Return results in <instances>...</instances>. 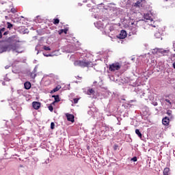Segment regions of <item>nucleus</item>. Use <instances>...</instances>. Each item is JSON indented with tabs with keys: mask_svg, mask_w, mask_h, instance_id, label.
Returning a JSON list of instances; mask_svg holds the SVG:
<instances>
[{
	"mask_svg": "<svg viewBox=\"0 0 175 175\" xmlns=\"http://www.w3.org/2000/svg\"><path fill=\"white\" fill-rule=\"evenodd\" d=\"M8 42L10 43L8 46H2L0 48L1 54V53H5V51H12V53H17L18 54L23 53L21 46L17 44L21 42L18 36L16 35L12 36L8 39Z\"/></svg>",
	"mask_w": 175,
	"mask_h": 175,
	"instance_id": "f257e3e1",
	"label": "nucleus"
},
{
	"mask_svg": "<svg viewBox=\"0 0 175 175\" xmlns=\"http://www.w3.org/2000/svg\"><path fill=\"white\" fill-rule=\"evenodd\" d=\"M75 66H81V68H90L92 66V62L87 59L77 60L74 62Z\"/></svg>",
	"mask_w": 175,
	"mask_h": 175,
	"instance_id": "f03ea898",
	"label": "nucleus"
},
{
	"mask_svg": "<svg viewBox=\"0 0 175 175\" xmlns=\"http://www.w3.org/2000/svg\"><path fill=\"white\" fill-rule=\"evenodd\" d=\"M144 17V19L146 20L147 23H149V25H151L154 28H155V27H157L155 25H154V21L152 20V18L151 17V14H145Z\"/></svg>",
	"mask_w": 175,
	"mask_h": 175,
	"instance_id": "7ed1b4c3",
	"label": "nucleus"
},
{
	"mask_svg": "<svg viewBox=\"0 0 175 175\" xmlns=\"http://www.w3.org/2000/svg\"><path fill=\"white\" fill-rule=\"evenodd\" d=\"M120 69H121V65L120 64V63H113L109 65V70L111 72H116V70H120Z\"/></svg>",
	"mask_w": 175,
	"mask_h": 175,
	"instance_id": "20e7f679",
	"label": "nucleus"
},
{
	"mask_svg": "<svg viewBox=\"0 0 175 175\" xmlns=\"http://www.w3.org/2000/svg\"><path fill=\"white\" fill-rule=\"evenodd\" d=\"M152 54H157V53H160L161 54H167L169 51H166L162 49H154L152 51Z\"/></svg>",
	"mask_w": 175,
	"mask_h": 175,
	"instance_id": "39448f33",
	"label": "nucleus"
},
{
	"mask_svg": "<svg viewBox=\"0 0 175 175\" xmlns=\"http://www.w3.org/2000/svg\"><path fill=\"white\" fill-rule=\"evenodd\" d=\"M118 39H125L126 38V31L125 30H122L119 35L117 36Z\"/></svg>",
	"mask_w": 175,
	"mask_h": 175,
	"instance_id": "423d86ee",
	"label": "nucleus"
},
{
	"mask_svg": "<svg viewBox=\"0 0 175 175\" xmlns=\"http://www.w3.org/2000/svg\"><path fill=\"white\" fill-rule=\"evenodd\" d=\"M66 117L67 118L68 121H70L71 122H75V116L70 113H66Z\"/></svg>",
	"mask_w": 175,
	"mask_h": 175,
	"instance_id": "0eeeda50",
	"label": "nucleus"
},
{
	"mask_svg": "<svg viewBox=\"0 0 175 175\" xmlns=\"http://www.w3.org/2000/svg\"><path fill=\"white\" fill-rule=\"evenodd\" d=\"M32 105H33V109H35V110H38L40 108V103H39V102L34 101V102H33Z\"/></svg>",
	"mask_w": 175,
	"mask_h": 175,
	"instance_id": "6e6552de",
	"label": "nucleus"
},
{
	"mask_svg": "<svg viewBox=\"0 0 175 175\" xmlns=\"http://www.w3.org/2000/svg\"><path fill=\"white\" fill-rule=\"evenodd\" d=\"M144 1L139 0L137 1L135 4V6H137L138 8H140V6H143V3H144Z\"/></svg>",
	"mask_w": 175,
	"mask_h": 175,
	"instance_id": "1a4fd4ad",
	"label": "nucleus"
},
{
	"mask_svg": "<svg viewBox=\"0 0 175 175\" xmlns=\"http://www.w3.org/2000/svg\"><path fill=\"white\" fill-rule=\"evenodd\" d=\"M169 122H170L169 118H167V117L163 118L162 123L163 125H169Z\"/></svg>",
	"mask_w": 175,
	"mask_h": 175,
	"instance_id": "9d476101",
	"label": "nucleus"
},
{
	"mask_svg": "<svg viewBox=\"0 0 175 175\" xmlns=\"http://www.w3.org/2000/svg\"><path fill=\"white\" fill-rule=\"evenodd\" d=\"M25 90H29L31 88V83L30 82H25L24 84Z\"/></svg>",
	"mask_w": 175,
	"mask_h": 175,
	"instance_id": "9b49d317",
	"label": "nucleus"
},
{
	"mask_svg": "<svg viewBox=\"0 0 175 175\" xmlns=\"http://www.w3.org/2000/svg\"><path fill=\"white\" fill-rule=\"evenodd\" d=\"M87 95H94V94H95V90H94L93 89H89L87 92H86Z\"/></svg>",
	"mask_w": 175,
	"mask_h": 175,
	"instance_id": "f8f14e48",
	"label": "nucleus"
},
{
	"mask_svg": "<svg viewBox=\"0 0 175 175\" xmlns=\"http://www.w3.org/2000/svg\"><path fill=\"white\" fill-rule=\"evenodd\" d=\"M169 172H170L169 167L165 168L163 170V175H169Z\"/></svg>",
	"mask_w": 175,
	"mask_h": 175,
	"instance_id": "ddd939ff",
	"label": "nucleus"
},
{
	"mask_svg": "<svg viewBox=\"0 0 175 175\" xmlns=\"http://www.w3.org/2000/svg\"><path fill=\"white\" fill-rule=\"evenodd\" d=\"M135 133L136 135H137V136H139V137H140V139H142V133H140V131L139 129L135 130Z\"/></svg>",
	"mask_w": 175,
	"mask_h": 175,
	"instance_id": "4468645a",
	"label": "nucleus"
},
{
	"mask_svg": "<svg viewBox=\"0 0 175 175\" xmlns=\"http://www.w3.org/2000/svg\"><path fill=\"white\" fill-rule=\"evenodd\" d=\"M131 32L133 35H136V32H137V28L136 27L131 28Z\"/></svg>",
	"mask_w": 175,
	"mask_h": 175,
	"instance_id": "2eb2a0df",
	"label": "nucleus"
},
{
	"mask_svg": "<svg viewBox=\"0 0 175 175\" xmlns=\"http://www.w3.org/2000/svg\"><path fill=\"white\" fill-rule=\"evenodd\" d=\"M108 28L109 29V32H111V31H114V26H113V25H109Z\"/></svg>",
	"mask_w": 175,
	"mask_h": 175,
	"instance_id": "dca6fc26",
	"label": "nucleus"
},
{
	"mask_svg": "<svg viewBox=\"0 0 175 175\" xmlns=\"http://www.w3.org/2000/svg\"><path fill=\"white\" fill-rule=\"evenodd\" d=\"M53 24H55V25H57V24H59V19L58 18L54 19Z\"/></svg>",
	"mask_w": 175,
	"mask_h": 175,
	"instance_id": "f3484780",
	"label": "nucleus"
},
{
	"mask_svg": "<svg viewBox=\"0 0 175 175\" xmlns=\"http://www.w3.org/2000/svg\"><path fill=\"white\" fill-rule=\"evenodd\" d=\"M61 88V87H59V86H57L56 88H55L54 89H53V92H57V91H59V89Z\"/></svg>",
	"mask_w": 175,
	"mask_h": 175,
	"instance_id": "a211bd4d",
	"label": "nucleus"
},
{
	"mask_svg": "<svg viewBox=\"0 0 175 175\" xmlns=\"http://www.w3.org/2000/svg\"><path fill=\"white\" fill-rule=\"evenodd\" d=\"M55 98V102H59V96H53Z\"/></svg>",
	"mask_w": 175,
	"mask_h": 175,
	"instance_id": "6ab92c4d",
	"label": "nucleus"
},
{
	"mask_svg": "<svg viewBox=\"0 0 175 175\" xmlns=\"http://www.w3.org/2000/svg\"><path fill=\"white\" fill-rule=\"evenodd\" d=\"M43 49L46 51H50V50H51L49 46H44Z\"/></svg>",
	"mask_w": 175,
	"mask_h": 175,
	"instance_id": "aec40b11",
	"label": "nucleus"
},
{
	"mask_svg": "<svg viewBox=\"0 0 175 175\" xmlns=\"http://www.w3.org/2000/svg\"><path fill=\"white\" fill-rule=\"evenodd\" d=\"M31 79H35L36 77V73L32 72L31 74Z\"/></svg>",
	"mask_w": 175,
	"mask_h": 175,
	"instance_id": "412c9836",
	"label": "nucleus"
},
{
	"mask_svg": "<svg viewBox=\"0 0 175 175\" xmlns=\"http://www.w3.org/2000/svg\"><path fill=\"white\" fill-rule=\"evenodd\" d=\"M55 126V124L54 122L51 123V129H54V127Z\"/></svg>",
	"mask_w": 175,
	"mask_h": 175,
	"instance_id": "4be33fe9",
	"label": "nucleus"
},
{
	"mask_svg": "<svg viewBox=\"0 0 175 175\" xmlns=\"http://www.w3.org/2000/svg\"><path fill=\"white\" fill-rule=\"evenodd\" d=\"M131 161H133V162H137V157H134L131 159Z\"/></svg>",
	"mask_w": 175,
	"mask_h": 175,
	"instance_id": "5701e85b",
	"label": "nucleus"
},
{
	"mask_svg": "<svg viewBox=\"0 0 175 175\" xmlns=\"http://www.w3.org/2000/svg\"><path fill=\"white\" fill-rule=\"evenodd\" d=\"M43 55H44V57H53V55L51 54H46V53H43Z\"/></svg>",
	"mask_w": 175,
	"mask_h": 175,
	"instance_id": "b1692460",
	"label": "nucleus"
},
{
	"mask_svg": "<svg viewBox=\"0 0 175 175\" xmlns=\"http://www.w3.org/2000/svg\"><path fill=\"white\" fill-rule=\"evenodd\" d=\"M38 72V66H36L33 69V73H36Z\"/></svg>",
	"mask_w": 175,
	"mask_h": 175,
	"instance_id": "393cba45",
	"label": "nucleus"
},
{
	"mask_svg": "<svg viewBox=\"0 0 175 175\" xmlns=\"http://www.w3.org/2000/svg\"><path fill=\"white\" fill-rule=\"evenodd\" d=\"M49 110L51 111H53V106H52V105H49Z\"/></svg>",
	"mask_w": 175,
	"mask_h": 175,
	"instance_id": "a878e982",
	"label": "nucleus"
},
{
	"mask_svg": "<svg viewBox=\"0 0 175 175\" xmlns=\"http://www.w3.org/2000/svg\"><path fill=\"white\" fill-rule=\"evenodd\" d=\"M5 30H6L5 28H2V29L0 30V32H1V33H3Z\"/></svg>",
	"mask_w": 175,
	"mask_h": 175,
	"instance_id": "bb28decb",
	"label": "nucleus"
},
{
	"mask_svg": "<svg viewBox=\"0 0 175 175\" xmlns=\"http://www.w3.org/2000/svg\"><path fill=\"white\" fill-rule=\"evenodd\" d=\"M167 116H172V111H170V110H168L167 111Z\"/></svg>",
	"mask_w": 175,
	"mask_h": 175,
	"instance_id": "cd10ccee",
	"label": "nucleus"
},
{
	"mask_svg": "<svg viewBox=\"0 0 175 175\" xmlns=\"http://www.w3.org/2000/svg\"><path fill=\"white\" fill-rule=\"evenodd\" d=\"M11 12H12V13H16V9L15 8H12Z\"/></svg>",
	"mask_w": 175,
	"mask_h": 175,
	"instance_id": "c85d7f7f",
	"label": "nucleus"
},
{
	"mask_svg": "<svg viewBox=\"0 0 175 175\" xmlns=\"http://www.w3.org/2000/svg\"><path fill=\"white\" fill-rule=\"evenodd\" d=\"M38 47H39L38 46H36V50L38 51L37 52V55L39 54V49H38Z\"/></svg>",
	"mask_w": 175,
	"mask_h": 175,
	"instance_id": "c756f323",
	"label": "nucleus"
},
{
	"mask_svg": "<svg viewBox=\"0 0 175 175\" xmlns=\"http://www.w3.org/2000/svg\"><path fill=\"white\" fill-rule=\"evenodd\" d=\"M79 102V98H74V103H77Z\"/></svg>",
	"mask_w": 175,
	"mask_h": 175,
	"instance_id": "7c9ffc66",
	"label": "nucleus"
},
{
	"mask_svg": "<svg viewBox=\"0 0 175 175\" xmlns=\"http://www.w3.org/2000/svg\"><path fill=\"white\" fill-rule=\"evenodd\" d=\"M165 102H167V103H169L170 105H172V103L169 99H165Z\"/></svg>",
	"mask_w": 175,
	"mask_h": 175,
	"instance_id": "2f4dec72",
	"label": "nucleus"
},
{
	"mask_svg": "<svg viewBox=\"0 0 175 175\" xmlns=\"http://www.w3.org/2000/svg\"><path fill=\"white\" fill-rule=\"evenodd\" d=\"M161 36V34H159V33H156L155 34H154V36H156L157 38H158L159 36Z\"/></svg>",
	"mask_w": 175,
	"mask_h": 175,
	"instance_id": "473e14b6",
	"label": "nucleus"
},
{
	"mask_svg": "<svg viewBox=\"0 0 175 175\" xmlns=\"http://www.w3.org/2000/svg\"><path fill=\"white\" fill-rule=\"evenodd\" d=\"M152 105L154 106H158V103L157 102H153Z\"/></svg>",
	"mask_w": 175,
	"mask_h": 175,
	"instance_id": "72a5a7b5",
	"label": "nucleus"
},
{
	"mask_svg": "<svg viewBox=\"0 0 175 175\" xmlns=\"http://www.w3.org/2000/svg\"><path fill=\"white\" fill-rule=\"evenodd\" d=\"M8 28H10V27H13V25L12 24H10V23H8Z\"/></svg>",
	"mask_w": 175,
	"mask_h": 175,
	"instance_id": "f704fd0d",
	"label": "nucleus"
},
{
	"mask_svg": "<svg viewBox=\"0 0 175 175\" xmlns=\"http://www.w3.org/2000/svg\"><path fill=\"white\" fill-rule=\"evenodd\" d=\"M4 80H5V81H10V79H9L7 78V77H5V78L4 79Z\"/></svg>",
	"mask_w": 175,
	"mask_h": 175,
	"instance_id": "c9c22d12",
	"label": "nucleus"
},
{
	"mask_svg": "<svg viewBox=\"0 0 175 175\" xmlns=\"http://www.w3.org/2000/svg\"><path fill=\"white\" fill-rule=\"evenodd\" d=\"M8 33H9V32H8V31H4V32H3V35H4V36L8 35Z\"/></svg>",
	"mask_w": 175,
	"mask_h": 175,
	"instance_id": "e433bc0d",
	"label": "nucleus"
},
{
	"mask_svg": "<svg viewBox=\"0 0 175 175\" xmlns=\"http://www.w3.org/2000/svg\"><path fill=\"white\" fill-rule=\"evenodd\" d=\"M9 68H10V66H5V69H9Z\"/></svg>",
	"mask_w": 175,
	"mask_h": 175,
	"instance_id": "4c0bfd02",
	"label": "nucleus"
},
{
	"mask_svg": "<svg viewBox=\"0 0 175 175\" xmlns=\"http://www.w3.org/2000/svg\"><path fill=\"white\" fill-rule=\"evenodd\" d=\"M64 32V29H62V30H60V31H59V35H61V33H62Z\"/></svg>",
	"mask_w": 175,
	"mask_h": 175,
	"instance_id": "58836bf2",
	"label": "nucleus"
},
{
	"mask_svg": "<svg viewBox=\"0 0 175 175\" xmlns=\"http://www.w3.org/2000/svg\"><path fill=\"white\" fill-rule=\"evenodd\" d=\"M63 32H64V33H67L68 30H66V29H64Z\"/></svg>",
	"mask_w": 175,
	"mask_h": 175,
	"instance_id": "ea45409f",
	"label": "nucleus"
},
{
	"mask_svg": "<svg viewBox=\"0 0 175 175\" xmlns=\"http://www.w3.org/2000/svg\"><path fill=\"white\" fill-rule=\"evenodd\" d=\"M172 66H173L174 69H175V62L173 63Z\"/></svg>",
	"mask_w": 175,
	"mask_h": 175,
	"instance_id": "a19ab883",
	"label": "nucleus"
},
{
	"mask_svg": "<svg viewBox=\"0 0 175 175\" xmlns=\"http://www.w3.org/2000/svg\"><path fill=\"white\" fill-rule=\"evenodd\" d=\"M73 50H71V51H68V53H73Z\"/></svg>",
	"mask_w": 175,
	"mask_h": 175,
	"instance_id": "79ce46f5",
	"label": "nucleus"
},
{
	"mask_svg": "<svg viewBox=\"0 0 175 175\" xmlns=\"http://www.w3.org/2000/svg\"><path fill=\"white\" fill-rule=\"evenodd\" d=\"M1 38H2V33L1 32H0V39H1Z\"/></svg>",
	"mask_w": 175,
	"mask_h": 175,
	"instance_id": "37998d69",
	"label": "nucleus"
},
{
	"mask_svg": "<svg viewBox=\"0 0 175 175\" xmlns=\"http://www.w3.org/2000/svg\"><path fill=\"white\" fill-rule=\"evenodd\" d=\"M94 25H95L96 27H98V26H96V25H98V23H94Z\"/></svg>",
	"mask_w": 175,
	"mask_h": 175,
	"instance_id": "c03bdc74",
	"label": "nucleus"
},
{
	"mask_svg": "<svg viewBox=\"0 0 175 175\" xmlns=\"http://www.w3.org/2000/svg\"><path fill=\"white\" fill-rule=\"evenodd\" d=\"M2 84H3V85H5V82H3Z\"/></svg>",
	"mask_w": 175,
	"mask_h": 175,
	"instance_id": "a18cd8bd",
	"label": "nucleus"
},
{
	"mask_svg": "<svg viewBox=\"0 0 175 175\" xmlns=\"http://www.w3.org/2000/svg\"><path fill=\"white\" fill-rule=\"evenodd\" d=\"M165 1H168V0H165Z\"/></svg>",
	"mask_w": 175,
	"mask_h": 175,
	"instance_id": "49530a36",
	"label": "nucleus"
}]
</instances>
